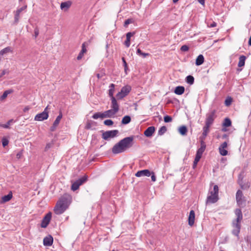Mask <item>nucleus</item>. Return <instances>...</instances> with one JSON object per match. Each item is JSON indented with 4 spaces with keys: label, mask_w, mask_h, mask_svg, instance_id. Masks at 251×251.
<instances>
[{
    "label": "nucleus",
    "mask_w": 251,
    "mask_h": 251,
    "mask_svg": "<svg viewBox=\"0 0 251 251\" xmlns=\"http://www.w3.org/2000/svg\"><path fill=\"white\" fill-rule=\"evenodd\" d=\"M199 161L195 159L193 162V168L194 169L196 167L197 164Z\"/></svg>",
    "instance_id": "6e6d98bb"
},
{
    "label": "nucleus",
    "mask_w": 251,
    "mask_h": 251,
    "mask_svg": "<svg viewBox=\"0 0 251 251\" xmlns=\"http://www.w3.org/2000/svg\"><path fill=\"white\" fill-rule=\"evenodd\" d=\"M215 118V111L214 110L211 111L210 113L206 115V118L205 120V125L210 126L213 124V121Z\"/></svg>",
    "instance_id": "9d476101"
},
{
    "label": "nucleus",
    "mask_w": 251,
    "mask_h": 251,
    "mask_svg": "<svg viewBox=\"0 0 251 251\" xmlns=\"http://www.w3.org/2000/svg\"><path fill=\"white\" fill-rule=\"evenodd\" d=\"M131 121V118L130 116H125L123 117L122 120V123L123 124H128Z\"/></svg>",
    "instance_id": "473e14b6"
},
{
    "label": "nucleus",
    "mask_w": 251,
    "mask_h": 251,
    "mask_svg": "<svg viewBox=\"0 0 251 251\" xmlns=\"http://www.w3.org/2000/svg\"><path fill=\"white\" fill-rule=\"evenodd\" d=\"M227 147V144L226 142L223 143L219 148L220 154L222 156H226L227 154L228 151L226 150Z\"/></svg>",
    "instance_id": "4468645a"
},
{
    "label": "nucleus",
    "mask_w": 251,
    "mask_h": 251,
    "mask_svg": "<svg viewBox=\"0 0 251 251\" xmlns=\"http://www.w3.org/2000/svg\"><path fill=\"white\" fill-rule=\"evenodd\" d=\"M199 2L202 5H204L205 0H198Z\"/></svg>",
    "instance_id": "052dcab7"
},
{
    "label": "nucleus",
    "mask_w": 251,
    "mask_h": 251,
    "mask_svg": "<svg viewBox=\"0 0 251 251\" xmlns=\"http://www.w3.org/2000/svg\"><path fill=\"white\" fill-rule=\"evenodd\" d=\"M68 218H69V217H67L66 218V220H68Z\"/></svg>",
    "instance_id": "774afa93"
},
{
    "label": "nucleus",
    "mask_w": 251,
    "mask_h": 251,
    "mask_svg": "<svg viewBox=\"0 0 251 251\" xmlns=\"http://www.w3.org/2000/svg\"><path fill=\"white\" fill-rule=\"evenodd\" d=\"M133 136L126 137L116 144L112 149V152L114 154H119L126 151L133 145Z\"/></svg>",
    "instance_id": "f257e3e1"
},
{
    "label": "nucleus",
    "mask_w": 251,
    "mask_h": 251,
    "mask_svg": "<svg viewBox=\"0 0 251 251\" xmlns=\"http://www.w3.org/2000/svg\"><path fill=\"white\" fill-rule=\"evenodd\" d=\"M93 122L91 121H88L85 125V129H90L92 128V125L93 124Z\"/></svg>",
    "instance_id": "58836bf2"
},
{
    "label": "nucleus",
    "mask_w": 251,
    "mask_h": 251,
    "mask_svg": "<svg viewBox=\"0 0 251 251\" xmlns=\"http://www.w3.org/2000/svg\"><path fill=\"white\" fill-rule=\"evenodd\" d=\"M195 214L194 210H191L188 217V224L192 226L195 222Z\"/></svg>",
    "instance_id": "f3484780"
},
{
    "label": "nucleus",
    "mask_w": 251,
    "mask_h": 251,
    "mask_svg": "<svg viewBox=\"0 0 251 251\" xmlns=\"http://www.w3.org/2000/svg\"><path fill=\"white\" fill-rule=\"evenodd\" d=\"M180 50L182 51H187L189 50V47L187 45H183Z\"/></svg>",
    "instance_id": "de8ad7c7"
},
{
    "label": "nucleus",
    "mask_w": 251,
    "mask_h": 251,
    "mask_svg": "<svg viewBox=\"0 0 251 251\" xmlns=\"http://www.w3.org/2000/svg\"><path fill=\"white\" fill-rule=\"evenodd\" d=\"M135 34V32H128L126 34V39L130 40V38Z\"/></svg>",
    "instance_id": "49530a36"
},
{
    "label": "nucleus",
    "mask_w": 251,
    "mask_h": 251,
    "mask_svg": "<svg viewBox=\"0 0 251 251\" xmlns=\"http://www.w3.org/2000/svg\"><path fill=\"white\" fill-rule=\"evenodd\" d=\"M110 99L111 100V109L113 110L115 112L117 113L119 110V105L117 101L114 97H112V98H111V99Z\"/></svg>",
    "instance_id": "2eb2a0df"
},
{
    "label": "nucleus",
    "mask_w": 251,
    "mask_h": 251,
    "mask_svg": "<svg viewBox=\"0 0 251 251\" xmlns=\"http://www.w3.org/2000/svg\"><path fill=\"white\" fill-rule=\"evenodd\" d=\"M131 91V87L128 85L123 87L120 92L116 95V97L118 100H121L127 96Z\"/></svg>",
    "instance_id": "39448f33"
},
{
    "label": "nucleus",
    "mask_w": 251,
    "mask_h": 251,
    "mask_svg": "<svg viewBox=\"0 0 251 251\" xmlns=\"http://www.w3.org/2000/svg\"><path fill=\"white\" fill-rule=\"evenodd\" d=\"M48 107V106L46 107L43 112L37 114L34 118V120L37 121H42L47 119L49 117V114L47 111Z\"/></svg>",
    "instance_id": "6e6552de"
},
{
    "label": "nucleus",
    "mask_w": 251,
    "mask_h": 251,
    "mask_svg": "<svg viewBox=\"0 0 251 251\" xmlns=\"http://www.w3.org/2000/svg\"><path fill=\"white\" fill-rule=\"evenodd\" d=\"M17 157H18V156H19V157H20V155H19V154H17Z\"/></svg>",
    "instance_id": "338daca9"
},
{
    "label": "nucleus",
    "mask_w": 251,
    "mask_h": 251,
    "mask_svg": "<svg viewBox=\"0 0 251 251\" xmlns=\"http://www.w3.org/2000/svg\"><path fill=\"white\" fill-rule=\"evenodd\" d=\"M217 25V24L214 22H213L212 24H211L209 25H208L209 27H215Z\"/></svg>",
    "instance_id": "4d7b16f0"
},
{
    "label": "nucleus",
    "mask_w": 251,
    "mask_h": 251,
    "mask_svg": "<svg viewBox=\"0 0 251 251\" xmlns=\"http://www.w3.org/2000/svg\"><path fill=\"white\" fill-rule=\"evenodd\" d=\"M186 82L192 85L194 83V78L192 75H188L186 77Z\"/></svg>",
    "instance_id": "e433bc0d"
},
{
    "label": "nucleus",
    "mask_w": 251,
    "mask_h": 251,
    "mask_svg": "<svg viewBox=\"0 0 251 251\" xmlns=\"http://www.w3.org/2000/svg\"><path fill=\"white\" fill-rule=\"evenodd\" d=\"M206 148V145L203 141H201V147L197 150L196 157L195 159L200 161L203 152L205 151Z\"/></svg>",
    "instance_id": "1a4fd4ad"
},
{
    "label": "nucleus",
    "mask_w": 251,
    "mask_h": 251,
    "mask_svg": "<svg viewBox=\"0 0 251 251\" xmlns=\"http://www.w3.org/2000/svg\"><path fill=\"white\" fill-rule=\"evenodd\" d=\"M87 49L85 46V43H84L82 45V49L77 57V59L78 60H80L83 57L84 54L85 53Z\"/></svg>",
    "instance_id": "412c9836"
},
{
    "label": "nucleus",
    "mask_w": 251,
    "mask_h": 251,
    "mask_svg": "<svg viewBox=\"0 0 251 251\" xmlns=\"http://www.w3.org/2000/svg\"><path fill=\"white\" fill-rule=\"evenodd\" d=\"M27 8V5H25L23 7L18 8L14 12V23L15 25H17L20 19V15L22 11L25 10Z\"/></svg>",
    "instance_id": "9b49d317"
},
{
    "label": "nucleus",
    "mask_w": 251,
    "mask_h": 251,
    "mask_svg": "<svg viewBox=\"0 0 251 251\" xmlns=\"http://www.w3.org/2000/svg\"><path fill=\"white\" fill-rule=\"evenodd\" d=\"M87 179V176H84L83 177L79 178L72 184L71 189L74 191L77 190L81 185L86 181Z\"/></svg>",
    "instance_id": "423d86ee"
},
{
    "label": "nucleus",
    "mask_w": 251,
    "mask_h": 251,
    "mask_svg": "<svg viewBox=\"0 0 251 251\" xmlns=\"http://www.w3.org/2000/svg\"><path fill=\"white\" fill-rule=\"evenodd\" d=\"M241 187L242 189H248L249 188L250 186V183H247L246 184H242L240 182H239Z\"/></svg>",
    "instance_id": "ea45409f"
},
{
    "label": "nucleus",
    "mask_w": 251,
    "mask_h": 251,
    "mask_svg": "<svg viewBox=\"0 0 251 251\" xmlns=\"http://www.w3.org/2000/svg\"><path fill=\"white\" fill-rule=\"evenodd\" d=\"M57 126H55L54 124H53L52 126L50 127V130L52 131H54Z\"/></svg>",
    "instance_id": "13d9d810"
},
{
    "label": "nucleus",
    "mask_w": 251,
    "mask_h": 251,
    "mask_svg": "<svg viewBox=\"0 0 251 251\" xmlns=\"http://www.w3.org/2000/svg\"><path fill=\"white\" fill-rule=\"evenodd\" d=\"M34 34H35V37H36L38 34H39V31L38 29H36L34 31Z\"/></svg>",
    "instance_id": "680f3d73"
},
{
    "label": "nucleus",
    "mask_w": 251,
    "mask_h": 251,
    "mask_svg": "<svg viewBox=\"0 0 251 251\" xmlns=\"http://www.w3.org/2000/svg\"><path fill=\"white\" fill-rule=\"evenodd\" d=\"M246 59V57L244 55H241L240 56L238 64V67H242L245 65Z\"/></svg>",
    "instance_id": "bb28decb"
},
{
    "label": "nucleus",
    "mask_w": 251,
    "mask_h": 251,
    "mask_svg": "<svg viewBox=\"0 0 251 251\" xmlns=\"http://www.w3.org/2000/svg\"><path fill=\"white\" fill-rule=\"evenodd\" d=\"M12 50L10 47H6L1 50L0 51V59L1 58L2 56L7 53H9L10 52H11Z\"/></svg>",
    "instance_id": "a878e982"
},
{
    "label": "nucleus",
    "mask_w": 251,
    "mask_h": 251,
    "mask_svg": "<svg viewBox=\"0 0 251 251\" xmlns=\"http://www.w3.org/2000/svg\"><path fill=\"white\" fill-rule=\"evenodd\" d=\"M12 92V90H6L4 92L3 94L0 97V100L3 101L7 97L8 95L11 93Z\"/></svg>",
    "instance_id": "7c9ffc66"
},
{
    "label": "nucleus",
    "mask_w": 251,
    "mask_h": 251,
    "mask_svg": "<svg viewBox=\"0 0 251 251\" xmlns=\"http://www.w3.org/2000/svg\"><path fill=\"white\" fill-rule=\"evenodd\" d=\"M209 126H207L205 125L203 127V132H202V135L201 137V141H203V140L205 138L206 136H207V134L209 132Z\"/></svg>",
    "instance_id": "5701e85b"
},
{
    "label": "nucleus",
    "mask_w": 251,
    "mask_h": 251,
    "mask_svg": "<svg viewBox=\"0 0 251 251\" xmlns=\"http://www.w3.org/2000/svg\"><path fill=\"white\" fill-rule=\"evenodd\" d=\"M122 60L124 66L127 65L124 57H122Z\"/></svg>",
    "instance_id": "bf43d9fd"
},
{
    "label": "nucleus",
    "mask_w": 251,
    "mask_h": 251,
    "mask_svg": "<svg viewBox=\"0 0 251 251\" xmlns=\"http://www.w3.org/2000/svg\"><path fill=\"white\" fill-rule=\"evenodd\" d=\"M133 22V20L131 19H128L125 21L124 23V26L125 27H127V25L131 23H132Z\"/></svg>",
    "instance_id": "c03bdc74"
},
{
    "label": "nucleus",
    "mask_w": 251,
    "mask_h": 251,
    "mask_svg": "<svg viewBox=\"0 0 251 251\" xmlns=\"http://www.w3.org/2000/svg\"><path fill=\"white\" fill-rule=\"evenodd\" d=\"M164 122L166 123L171 122L172 121V118L171 116L167 115L164 118Z\"/></svg>",
    "instance_id": "37998d69"
},
{
    "label": "nucleus",
    "mask_w": 251,
    "mask_h": 251,
    "mask_svg": "<svg viewBox=\"0 0 251 251\" xmlns=\"http://www.w3.org/2000/svg\"><path fill=\"white\" fill-rule=\"evenodd\" d=\"M13 123V120H9L5 124H0V126L4 128H9L10 126Z\"/></svg>",
    "instance_id": "2f4dec72"
},
{
    "label": "nucleus",
    "mask_w": 251,
    "mask_h": 251,
    "mask_svg": "<svg viewBox=\"0 0 251 251\" xmlns=\"http://www.w3.org/2000/svg\"><path fill=\"white\" fill-rule=\"evenodd\" d=\"M155 131V127L154 126L149 127L145 131L144 135L148 137L152 136Z\"/></svg>",
    "instance_id": "6ab92c4d"
},
{
    "label": "nucleus",
    "mask_w": 251,
    "mask_h": 251,
    "mask_svg": "<svg viewBox=\"0 0 251 251\" xmlns=\"http://www.w3.org/2000/svg\"><path fill=\"white\" fill-rule=\"evenodd\" d=\"M235 214L237 217L236 220L232 222L233 229L232 233L239 238V234L241 229V222L243 219V215L240 209H236Z\"/></svg>",
    "instance_id": "7ed1b4c3"
},
{
    "label": "nucleus",
    "mask_w": 251,
    "mask_h": 251,
    "mask_svg": "<svg viewBox=\"0 0 251 251\" xmlns=\"http://www.w3.org/2000/svg\"><path fill=\"white\" fill-rule=\"evenodd\" d=\"M125 45L126 47H129L130 45V40L126 39V40L125 42Z\"/></svg>",
    "instance_id": "8fccbe9b"
},
{
    "label": "nucleus",
    "mask_w": 251,
    "mask_h": 251,
    "mask_svg": "<svg viewBox=\"0 0 251 251\" xmlns=\"http://www.w3.org/2000/svg\"><path fill=\"white\" fill-rule=\"evenodd\" d=\"M231 99H226L225 100V104L226 105L228 106L231 104Z\"/></svg>",
    "instance_id": "603ef678"
},
{
    "label": "nucleus",
    "mask_w": 251,
    "mask_h": 251,
    "mask_svg": "<svg viewBox=\"0 0 251 251\" xmlns=\"http://www.w3.org/2000/svg\"><path fill=\"white\" fill-rule=\"evenodd\" d=\"M137 54L142 56L143 58H146L150 55L149 53L143 52L139 48L137 49Z\"/></svg>",
    "instance_id": "c756f323"
},
{
    "label": "nucleus",
    "mask_w": 251,
    "mask_h": 251,
    "mask_svg": "<svg viewBox=\"0 0 251 251\" xmlns=\"http://www.w3.org/2000/svg\"><path fill=\"white\" fill-rule=\"evenodd\" d=\"M72 202V198L68 195H64L57 201L53 211L56 215L63 213L69 207Z\"/></svg>",
    "instance_id": "f03ea898"
},
{
    "label": "nucleus",
    "mask_w": 251,
    "mask_h": 251,
    "mask_svg": "<svg viewBox=\"0 0 251 251\" xmlns=\"http://www.w3.org/2000/svg\"><path fill=\"white\" fill-rule=\"evenodd\" d=\"M104 124L106 126H110L113 125V122L111 120H106L104 121Z\"/></svg>",
    "instance_id": "a19ab883"
},
{
    "label": "nucleus",
    "mask_w": 251,
    "mask_h": 251,
    "mask_svg": "<svg viewBox=\"0 0 251 251\" xmlns=\"http://www.w3.org/2000/svg\"><path fill=\"white\" fill-rule=\"evenodd\" d=\"M185 89L183 86H177L175 90V94L177 95H182L184 92Z\"/></svg>",
    "instance_id": "b1692460"
},
{
    "label": "nucleus",
    "mask_w": 251,
    "mask_h": 251,
    "mask_svg": "<svg viewBox=\"0 0 251 251\" xmlns=\"http://www.w3.org/2000/svg\"><path fill=\"white\" fill-rule=\"evenodd\" d=\"M92 118L94 119H97L98 118H101V112H97L95 113L93 116Z\"/></svg>",
    "instance_id": "a18cd8bd"
},
{
    "label": "nucleus",
    "mask_w": 251,
    "mask_h": 251,
    "mask_svg": "<svg viewBox=\"0 0 251 251\" xmlns=\"http://www.w3.org/2000/svg\"><path fill=\"white\" fill-rule=\"evenodd\" d=\"M118 133V130L107 131L102 133V137L103 139L107 140L116 137Z\"/></svg>",
    "instance_id": "0eeeda50"
},
{
    "label": "nucleus",
    "mask_w": 251,
    "mask_h": 251,
    "mask_svg": "<svg viewBox=\"0 0 251 251\" xmlns=\"http://www.w3.org/2000/svg\"><path fill=\"white\" fill-rule=\"evenodd\" d=\"M219 187L218 185H215L213 188L210 187L206 198V203L207 204L214 203L219 200Z\"/></svg>",
    "instance_id": "20e7f679"
},
{
    "label": "nucleus",
    "mask_w": 251,
    "mask_h": 251,
    "mask_svg": "<svg viewBox=\"0 0 251 251\" xmlns=\"http://www.w3.org/2000/svg\"><path fill=\"white\" fill-rule=\"evenodd\" d=\"M53 243V238L51 236H48L44 238L43 244L46 246H50Z\"/></svg>",
    "instance_id": "a211bd4d"
},
{
    "label": "nucleus",
    "mask_w": 251,
    "mask_h": 251,
    "mask_svg": "<svg viewBox=\"0 0 251 251\" xmlns=\"http://www.w3.org/2000/svg\"><path fill=\"white\" fill-rule=\"evenodd\" d=\"M248 44L250 46H251V36L250 37V38L249 39Z\"/></svg>",
    "instance_id": "0e129e2a"
},
{
    "label": "nucleus",
    "mask_w": 251,
    "mask_h": 251,
    "mask_svg": "<svg viewBox=\"0 0 251 251\" xmlns=\"http://www.w3.org/2000/svg\"><path fill=\"white\" fill-rule=\"evenodd\" d=\"M151 175V172L149 170H143L138 171L135 174L137 177H141L143 176H150Z\"/></svg>",
    "instance_id": "dca6fc26"
},
{
    "label": "nucleus",
    "mask_w": 251,
    "mask_h": 251,
    "mask_svg": "<svg viewBox=\"0 0 251 251\" xmlns=\"http://www.w3.org/2000/svg\"><path fill=\"white\" fill-rule=\"evenodd\" d=\"M109 89L108 90V94L110 97V99L113 96L115 91V85L113 83L111 84L109 87Z\"/></svg>",
    "instance_id": "cd10ccee"
},
{
    "label": "nucleus",
    "mask_w": 251,
    "mask_h": 251,
    "mask_svg": "<svg viewBox=\"0 0 251 251\" xmlns=\"http://www.w3.org/2000/svg\"><path fill=\"white\" fill-rule=\"evenodd\" d=\"M151 180L153 182L156 181V176L153 172H151Z\"/></svg>",
    "instance_id": "3c124183"
},
{
    "label": "nucleus",
    "mask_w": 251,
    "mask_h": 251,
    "mask_svg": "<svg viewBox=\"0 0 251 251\" xmlns=\"http://www.w3.org/2000/svg\"><path fill=\"white\" fill-rule=\"evenodd\" d=\"M224 126L229 127L231 125V122L229 118H226L223 124Z\"/></svg>",
    "instance_id": "c9c22d12"
},
{
    "label": "nucleus",
    "mask_w": 251,
    "mask_h": 251,
    "mask_svg": "<svg viewBox=\"0 0 251 251\" xmlns=\"http://www.w3.org/2000/svg\"><path fill=\"white\" fill-rule=\"evenodd\" d=\"M8 143H9V141L8 140L5 138V137H3L2 139V146L4 147L5 146H6L8 144Z\"/></svg>",
    "instance_id": "79ce46f5"
},
{
    "label": "nucleus",
    "mask_w": 251,
    "mask_h": 251,
    "mask_svg": "<svg viewBox=\"0 0 251 251\" xmlns=\"http://www.w3.org/2000/svg\"><path fill=\"white\" fill-rule=\"evenodd\" d=\"M9 73V71L7 70H4L2 71L1 75H0V78L2 77L3 75L5 74H7Z\"/></svg>",
    "instance_id": "09e8293b"
},
{
    "label": "nucleus",
    "mask_w": 251,
    "mask_h": 251,
    "mask_svg": "<svg viewBox=\"0 0 251 251\" xmlns=\"http://www.w3.org/2000/svg\"><path fill=\"white\" fill-rule=\"evenodd\" d=\"M236 200L237 204L241 206L245 201V197L243 196V192L240 190H238L236 194Z\"/></svg>",
    "instance_id": "f8f14e48"
},
{
    "label": "nucleus",
    "mask_w": 251,
    "mask_h": 251,
    "mask_svg": "<svg viewBox=\"0 0 251 251\" xmlns=\"http://www.w3.org/2000/svg\"><path fill=\"white\" fill-rule=\"evenodd\" d=\"M167 131V128L165 126H163L160 128L158 130V134L159 135H162Z\"/></svg>",
    "instance_id": "4c0bfd02"
},
{
    "label": "nucleus",
    "mask_w": 251,
    "mask_h": 251,
    "mask_svg": "<svg viewBox=\"0 0 251 251\" xmlns=\"http://www.w3.org/2000/svg\"><path fill=\"white\" fill-rule=\"evenodd\" d=\"M179 0H173V2L174 3H176Z\"/></svg>",
    "instance_id": "69168bd1"
},
{
    "label": "nucleus",
    "mask_w": 251,
    "mask_h": 251,
    "mask_svg": "<svg viewBox=\"0 0 251 251\" xmlns=\"http://www.w3.org/2000/svg\"><path fill=\"white\" fill-rule=\"evenodd\" d=\"M51 218V213L50 212L48 213L43 218L41 226L42 227L45 228L49 225Z\"/></svg>",
    "instance_id": "ddd939ff"
},
{
    "label": "nucleus",
    "mask_w": 251,
    "mask_h": 251,
    "mask_svg": "<svg viewBox=\"0 0 251 251\" xmlns=\"http://www.w3.org/2000/svg\"><path fill=\"white\" fill-rule=\"evenodd\" d=\"M62 118V114L61 112H60L59 115L57 117L53 124L55 126H58L60 123V120Z\"/></svg>",
    "instance_id": "f704fd0d"
},
{
    "label": "nucleus",
    "mask_w": 251,
    "mask_h": 251,
    "mask_svg": "<svg viewBox=\"0 0 251 251\" xmlns=\"http://www.w3.org/2000/svg\"><path fill=\"white\" fill-rule=\"evenodd\" d=\"M204 62V57L202 55H199L196 60V65L197 66H200Z\"/></svg>",
    "instance_id": "393cba45"
},
{
    "label": "nucleus",
    "mask_w": 251,
    "mask_h": 251,
    "mask_svg": "<svg viewBox=\"0 0 251 251\" xmlns=\"http://www.w3.org/2000/svg\"><path fill=\"white\" fill-rule=\"evenodd\" d=\"M107 118V115L106 113V111L102 113L101 112V118L103 119V118Z\"/></svg>",
    "instance_id": "5fc2aeb1"
},
{
    "label": "nucleus",
    "mask_w": 251,
    "mask_h": 251,
    "mask_svg": "<svg viewBox=\"0 0 251 251\" xmlns=\"http://www.w3.org/2000/svg\"><path fill=\"white\" fill-rule=\"evenodd\" d=\"M124 69H125V72L126 74H127V71L128 70V67H127V65L126 66H124Z\"/></svg>",
    "instance_id": "e2e57ef3"
},
{
    "label": "nucleus",
    "mask_w": 251,
    "mask_h": 251,
    "mask_svg": "<svg viewBox=\"0 0 251 251\" xmlns=\"http://www.w3.org/2000/svg\"><path fill=\"white\" fill-rule=\"evenodd\" d=\"M31 108V107L29 106H26L23 109V112L24 113L27 112Z\"/></svg>",
    "instance_id": "864d4df0"
},
{
    "label": "nucleus",
    "mask_w": 251,
    "mask_h": 251,
    "mask_svg": "<svg viewBox=\"0 0 251 251\" xmlns=\"http://www.w3.org/2000/svg\"><path fill=\"white\" fill-rule=\"evenodd\" d=\"M71 5V2L69 1L63 2L61 3L60 8L62 10L67 11Z\"/></svg>",
    "instance_id": "aec40b11"
},
{
    "label": "nucleus",
    "mask_w": 251,
    "mask_h": 251,
    "mask_svg": "<svg viewBox=\"0 0 251 251\" xmlns=\"http://www.w3.org/2000/svg\"><path fill=\"white\" fill-rule=\"evenodd\" d=\"M179 133L182 135H185L187 132V128L186 126H182L178 128Z\"/></svg>",
    "instance_id": "c85d7f7f"
},
{
    "label": "nucleus",
    "mask_w": 251,
    "mask_h": 251,
    "mask_svg": "<svg viewBox=\"0 0 251 251\" xmlns=\"http://www.w3.org/2000/svg\"><path fill=\"white\" fill-rule=\"evenodd\" d=\"M106 113L107 118H111L113 117L117 113L112 109H109L108 110L106 111Z\"/></svg>",
    "instance_id": "72a5a7b5"
},
{
    "label": "nucleus",
    "mask_w": 251,
    "mask_h": 251,
    "mask_svg": "<svg viewBox=\"0 0 251 251\" xmlns=\"http://www.w3.org/2000/svg\"><path fill=\"white\" fill-rule=\"evenodd\" d=\"M12 198V194L11 192L8 195L3 196L0 201V203H3L9 201Z\"/></svg>",
    "instance_id": "4be33fe9"
}]
</instances>
